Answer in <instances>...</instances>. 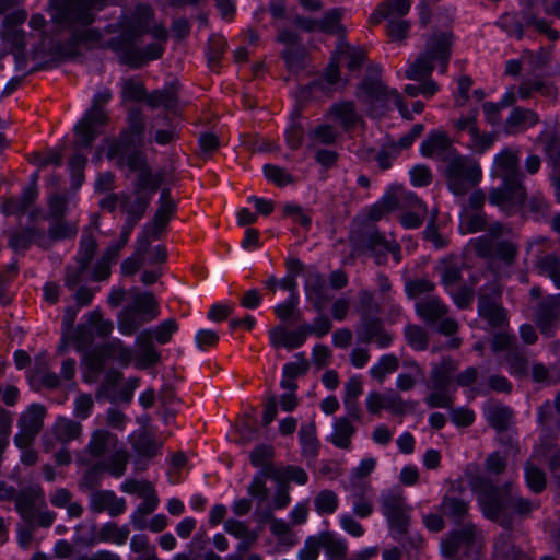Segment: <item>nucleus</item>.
Instances as JSON below:
<instances>
[{
	"label": "nucleus",
	"mask_w": 560,
	"mask_h": 560,
	"mask_svg": "<svg viewBox=\"0 0 560 560\" xmlns=\"http://www.w3.org/2000/svg\"><path fill=\"white\" fill-rule=\"evenodd\" d=\"M477 503L485 517L506 525L512 515H526L537 508V503L524 499L508 483L502 488L483 485L477 492Z\"/></svg>",
	"instance_id": "nucleus-1"
},
{
	"label": "nucleus",
	"mask_w": 560,
	"mask_h": 560,
	"mask_svg": "<svg viewBox=\"0 0 560 560\" xmlns=\"http://www.w3.org/2000/svg\"><path fill=\"white\" fill-rule=\"evenodd\" d=\"M517 164L518 152L511 148L503 149L494 158V168L498 176L501 177L502 184L491 191L489 200L506 212H512L522 206L526 196L517 172Z\"/></svg>",
	"instance_id": "nucleus-2"
},
{
	"label": "nucleus",
	"mask_w": 560,
	"mask_h": 560,
	"mask_svg": "<svg viewBox=\"0 0 560 560\" xmlns=\"http://www.w3.org/2000/svg\"><path fill=\"white\" fill-rule=\"evenodd\" d=\"M357 96L369 106L368 114L373 117H378L390 109V103L408 120L412 119L413 114H420L424 109V104L417 101L412 105V112H410L399 92L396 89L387 88L381 80L364 81L360 85Z\"/></svg>",
	"instance_id": "nucleus-3"
},
{
	"label": "nucleus",
	"mask_w": 560,
	"mask_h": 560,
	"mask_svg": "<svg viewBox=\"0 0 560 560\" xmlns=\"http://www.w3.org/2000/svg\"><path fill=\"white\" fill-rule=\"evenodd\" d=\"M451 46L452 38L448 33L434 34L427 40L424 50L409 63L405 77L418 81L429 77L435 67L444 74L451 58Z\"/></svg>",
	"instance_id": "nucleus-4"
},
{
	"label": "nucleus",
	"mask_w": 560,
	"mask_h": 560,
	"mask_svg": "<svg viewBox=\"0 0 560 560\" xmlns=\"http://www.w3.org/2000/svg\"><path fill=\"white\" fill-rule=\"evenodd\" d=\"M160 305L152 292L130 291V301L117 317L118 330L124 336L133 335L138 328L160 316Z\"/></svg>",
	"instance_id": "nucleus-5"
},
{
	"label": "nucleus",
	"mask_w": 560,
	"mask_h": 560,
	"mask_svg": "<svg viewBox=\"0 0 560 560\" xmlns=\"http://www.w3.org/2000/svg\"><path fill=\"white\" fill-rule=\"evenodd\" d=\"M443 175L450 191L455 196H464L480 182L482 172L474 159L457 153L445 163Z\"/></svg>",
	"instance_id": "nucleus-6"
},
{
	"label": "nucleus",
	"mask_w": 560,
	"mask_h": 560,
	"mask_svg": "<svg viewBox=\"0 0 560 560\" xmlns=\"http://www.w3.org/2000/svg\"><path fill=\"white\" fill-rule=\"evenodd\" d=\"M113 329V322L104 318L101 311L95 308L82 317V323L70 336V341L78 351H83L92 346L95 337L106 338Z\"/></svg>",
	"instance_id": "nucleus-7"
},
{
	"label": "nucleus",
	"mask_w": 560,
	"mask_h": 560,
	"mask_svg": "<svg viewBox=\"0 0 560 560\" xmlns=\"http://www.w3.org/2000/svg\"><path fill=\"white\" fill-rule=\"evenodd\" d=\"M456 369L454 362L445 359L440 365L431 371V393L425 397L424 402L430 408H450L453 405L452 373Z\"/></svg>",
	"instance_id": "nucleus-8"
},
{
	"label": "nucleus",
	"mask_w": 560,
	"mask_h": 560,
	"mask_svg": "<svg viewBox=\"0 0 560 560\" xmlns=\"http://www.w3.org/2000/svg\"><path fill=\"white\" fill-rule=\"evenodd\" d=\"M483 536L472 524H468L460 530L451 532L441 540L440 550L444 558L459 560L468 556L475 548H479Z\"/></svg>",
	"instance_id": "nucleus-9"
},
{
	"label": "nucleus",
	"mask_w": 560,
	"mask_h": 560,
	"mask_svg": "<svg viewBox=\"0 0 560 560\" xmlns=\"http://www.w3.org/2000/svg\"><path fill=\"white\" fill-rule=\"evenodd\" d=\"M411 508L398 490H389L381 497V511L388 526L398 533H405L409 525Z\"/></svg>",
	"instance_id": "nucleus-10"
},
{
	"label": "nucleus",
	"mask_w": 560,
	"mask_h": 560,
	"mask_svg": "<svg viewBox=\"0 0 560 560\" xmlns=\"http://www.w3.org/2000/svg\"><path fill=\"white\" fill-rule=\"evenodd\" d=\"M504 232L505 228L497 222L489 233L475 238L471 244L480 256L497 255L505 261H511L516 255V246L512 242L499 241V236Z\"/></svg>",
	"instance_id": "nucleus-11"
},
{
	"label": "nucleus",
	"mask_w": 560,
	"mask_h": 560,
	"mask_svg": "<svg viewBox=\"0 0 560 560\" xmlns=\"http://www.w3.org/2000/svg\"><path fill=\"white\" fill-rule=\"evenodd\" d=\"M175 211V203L170 198L167 190H162L160 196V207L156 210L153 221L147 224L141 234L137 237L138 253L142 249V246H149L151 241L156 240L160 236L162 230L166 226L171 217Z\"/></svg>",
	"instance_id": "nucleus-12"
},
{
	"label": "nucleus",
	"mask_w": 560,
	"mask_h": 560,
	"mask_svg": "<svg viewBox=\"0 0 560 560\" xmlns=\"http://www.w3.org/2000/svg\"><path fill=\"white\" fill-rule=\"evenodd\" d=\"M46 409L39 404L31 405L19 419V432L14 436L16 447L31 446L43 428Z\"/></svg>",
	"instance_id": "nucleus-13"
},
{
	"label": "nucleus",
	"mask_w": 560,
	"mask_h": 560,
	"mask_svg": "<svg viewBox=\"0 0 560 560\" xmlns=\"http://www.w3.org/2000/svg\"><path fill=\"white\" fill-rule=\"evenodd\" d=\"M416 311L425 322L436 324L442 334L452 335L457 329V323L446 316V307L438 298L431 296L418 301Z\"/></svg>",
	"instance_id": "nucleus-14"
},
{
	"label": "nucleus",
	"mask_w": 560,
	"mask_h": 560,
	"mask_svg": "<svg viewBox=\"0 0 560 560\" xmlns=\"http://www.w3.org/2000/svg\"><path fill=\"white\" fill-rule=\"evenodd\" d=\"M97 357H93L92 354L85 357L86 363L95 372L101 371L105 364V361L109 358H116L121 366H128L133 359L132 350L125 346L124 342L118 338H114L103 345L97 350Z\"/></svg>",
	"instance_id": "nucleus-15"
},
{
	"label": "nucleus",
	"mask_w": 560,
	"mask_h": 560,
	"mask_svg": "<svg viewBox=\"0 0 560 560\" xmlns=\"http://www.w3.org/2000/svg\"><path fill=\"white\" fill-rule=\"evenodd\" d=\"M106 122V115L102 108L91 106L82 119L75 125V148H88L97 135V127Z\"/></svg>",
	"instance_id": "nucleus-16"
},
{
	"label": "nucleus",
	"mask_w": 560,
	"mask_h": 560,
	"mask_svg": "<svg viewBox=\"0 0 560 560\" xmlns=\"http://www.w3.org/2000/svg\"><path fill=\"white\" fill-rule=\"evenodd\" d=\"M420 153L424 158L450 161L458 152L452 147L450 138L442 131L430 132L420 145Z\"/></svg>",
	"instance_id": "nucleus-17"
},
{
	"label": "nucleus",
	"mask_w": 560,
	"mask_h": 560,
	"mask_svg": "<svg viewBox=\"0 0 560 560\" xmlns=\"http://www.w3.org/2000/svg\"><path fill=\"white\" fill-rule=\"evenodd\" d=\"M398 199L400 200L398 208L409 207L411 209L401 214V225L406 229L419 228L428 212L424 203L412 191H406L404 189L398 190Z\"/></svg>",
	"instance_id": "nucleus-18"
},
{
	"label": "nucleus",
	"mask_w": 560,
	"mask_h": 560,
	"mask_svg": "<svg viewBox=\"0 0 560 560\" xmlns=\"http://www.w3.org/2000/svg\"><path fill=\"white\" fill-rule=\"evenodd\" d=\"M90 508L95 513L107 511L110 516H117L126 510V501L110 490L93 491L90 495Z\"/></svg>",
	"instance_id": "nucleus-19"
},
{
	"label": "nucleus",
	"mask_w": 560,
	"mask_h": 560,
	"mask_svg": "<svg viewBox=\"0 0 560 560\" xmlns=\"http://www.w3.org/2000/svg\"><path fill=\"white\" fill-rule=\"evenodd\" d=\"M103 3L104 0H71L66 7L65 19L71 23L90 24Z\"/></svg>",
	"instance_id": "nucleus-20"
},
{
	"label": "nucleus",
	"mask_w": 560,
	"mask_h": 560,
	"mask_svg": "<svg viewBox=\"0 0 560 560\" xmlns=\"http://www.w3.org/2000/svg\"><path fill=\"white\" fill-rule=\"evenodd\" d=\"M537 325L545 335L551 332L560 316V293L549 295L537 308Z\"/></svg>",
	"instance_id": "nucleus-21"
},
{
	"label": "nucleus",
	"mask_w": 560,
	"mask_h": 560,
	"mask_svg": "<svg viewBox=\"0 0 560 560\" xmlns=\"http://www.w3.org/2000/svg\"><path fill=\"white\" fill-rule=\"evenodd\" d=\"M129 456L126 450L115 448L109 458L97 464L84 476V483L92 486L91 480L96 471H107L114 477H120L125 474Z\"/></svg>",
	"instance_id": "nucleus-22"
},
{
	"label": "nucleus",
	"mask_w": 560,
	"mask_h": 560,
	"mask_svg": "<svg viewBox=\"0 0 560 560\" xmlns=\"http://www.w3.org/2000/svg\"><path fill=\"white\" fill-rule=\"evenodd\" d=\"M350 498L354 515L365 518L374 511V493L370 485L350 486Z\"/></svg>",
	"instance_id": "nucleus-23"
},
{
	"label": "nucleus",
	"mask_w": 560,
	"mask_h": 560,
	"mask_svg": "<svg viewBox=\"0 0 560 560\" xmlns=\"http://www.w3.org/2000/svg\"><path fill=\"white\" fill-rule=\"evenodd\" d=\"M270 343L275 348H285L293 350L300 348L306 341V336L302 325L295 330H287L278 326L269 331Z\"/></svg>",
	"instance_id": "nucleus-24"
},
{
	"label": "nucleus",
	"mask_w": 560,
	"mask_h": 560,
	"mask_svg": "<svg viewBox=\"0 0 560 560\" xmlns=\"http://www.w3.org/2000/svg\"><path fill=\"white\" fill-rule=\"evenodd\" d=\"M128 537L129 529L127 526H118L116 523L107 522L94 532L90 544L112 542L117 546H122L126 544Z\"/></svg>",
	"instance_id": "nucleus-25"
},
{
	"label": "nucleus",
	"mask_w": 560,
	"mask_h": 560,
	"mask_svg": "<svg viewBox=\"0 0 560 560\" xmlns=\"http://www.w3.org/2000/svg\"><path fill=\"white\" fill-rule=\"evenodd\" d=\"M355 433V427L348 417L336 418L332 422V431L328 441L338 448L348 450L351 446V439Z\"/></svg>",
	"instance_id": "nucleus-26"
},
{
	"label": "nucleus",
	"mask_w": 560,
	"mask_h": 560,
	"mask_svg": "<svg viewBox=\"0 0 560 560\" xmlns=\"http://www.w3.org/2000/svg\"><path fill=\"white\" fill-rule=\"evenodd\" d=\"M538 122V116L530 109L514 108L505 120L504 129L508 133L524 131Z\"/></svg>",
	"instance_id": "nucleus-27"
},
{
	"label": "nucleus",
	"mask_w": 560,
	"mask_h": 560,
	"mask_svg": "<svg viewBox=\"0 0 560 560\" xmlns=\"http://www.w3.org/2000/svg\"><path fill=\"white\" fill-rule=\"evenodd\" d=\"M151 197V195H144L137 190L135 196L128 195L122 197L120 207L128 213L131 224L137 223L142 218L150 203Z\"/></svg>",
	"instance_id": "nucleus-28"
},
{
	"label": "nucleus",
	"mask_w": 560,
	"mask_h": 560,
	"mask_svg": "<svg viewBox=\"0 0 560 560\" xmlns=\"http://www.w3.org/2000/svg\"><path fill=\"white\" fill-rule=\"evenodd\" d=\"M117 438L104 429L93 431L84 453L92 457L102 456L108 448H116Z\"/></svg>",
	"instance_id": "nucleus-29"
},
{
	"label": "nucleus",
	"mask_w": 560,
	"mask_h": 560,
	"mask_svg": "<svg viewBox=\"0 0 560 560\" xmlns=\"http://www.w3.org/2000/svg\"><path fill=\"white\" fill-rule=\"evenodd\" d=\"M534 26L539 33L546 34L547 37L555 42L559 38V33L556 30H552L548 22L544 19L536 18L532 14H525L522 18V21H516L514 24V33L517 38H522L524 34L525 27Z\"/></svg>",
	"instance_id": "nucleus-30"
},
{
	"label": "nucleus",
	"mask_w": 560,
	"mask_h": 560,
	"mask_svg": "<svg viewBox=\"0 0 560 560\" xmlns=\"http://www.w3.org/2000/svg\"><path fill=\"white\" fill-rule=\"evenodd\" d=\"M52 433L60 443H69L82 433L81 423L67 417H58L52 425Z\"/></svg>",
	"instance_id": "nucleus-31"
},
{
	"label": "nucleus",
	"mask_w": 560,
	"mask_h": 560,
	"mask_svg": "<svg viewBox=\"0 0 560 560\" xmlns=\"http://www.w3.org/2000/svg\"><path fill=\"white\" fill-rule=\"evenodd\" d=\"M478 314L492 327L502 326L506 319L504 310L486 296L478 300Z\"/></svg>",
	"instance_id": "nucleus-32"
},
{
	"label": "nucleus",
	"mask_w": 560,
	"mask_h": 560,
	"mask_svg": "<svg viewBox=\"0 0 560 560\" xmlns=\"http://www.w3.org/2000/svg\"><path fill=\"white\" fill-rule=\"evenodd\" d=\"M483 413L489 424L499 431L508 427L512 417L508 407L490 401L485 405Z\"/></svg>",
	"instance_id": "nucleus-33"
},
{
	"label": "nucleus",
	"mask_w": 560,
	"mask_h": 560,
	"mask_svg": "<svg viewBox=\"0 0 560 560\" xmlns=\"http://www.w3.org/2000/svg\"><path fill=\"white\" fill-rule=\"evenodd\" d=\"M330 116L346 129L360 121V115L354 109L352 102L336 103L330 109Z\"/></svg>",
	"instance_id": "nucleus-34"
},
{
	"label": "nucleus",
	"mask_w": 560,
	"mask_h": 560,
	"mask_svg": "<svg viewBox=\"0 0 560 560\" xmlns=\"http://www.w3.org/2000/svg\"><path fill=\"white\" fill-rule=\"evenodd\" d=\"M140 339L141 336H138L136 339L138 350L135 355V366L142 370L156 364L160 361L161 355L154 346L151 343H143Z\"/></svg>",
	"instance_id": "nucleus-35"
},
{
	"label": "nucleus",
	"mask_w": 560,
	"mask_h": 560,
	"mask_svg": "<svg viewBox=\"0 0 560 560\" xmlns=\"http://www.w3.org/2000/svg\"><path fill=\"white\" fill-rule=\"evenodd\" d=\"M538 273L549 278L556 288L560 289V258L556 255H546L536 262Z\"/></svg>",
	"instance_id": "nucleus-36"
},
{
	"label": "nucleus",
	"mask_w": 560,
	"mask_h": 560,
	"mask_svg": "<svg viewBox=\"0 0 560 560\" xmlns=\"http://www.w3.org/2000/svg\"><path fill=\"white\" fill-rule=\"evenodd\" d=\"M399 366L397 357L383 354L376 363L370 368V375L378 383H383L388 374L394 373Z\"/></svg>",
	"instance_id": "nucleus-37"
},
{
	"label": "nucleus",
	"mask_w": 560,
	"mask_h": 560,
	"mask_svg": "<svg viewBox=\"0 0 560 560\" xmlns=\"http://www.w3.org/2000/svg\"><path fill=\"white\" fill-rule=\"evenodd\" d=\"M469 510V502L452 495H445L441 502V511L444 515L455 521L463 518Z\"/></svg>",
	"instance_id": "nucleus-38"
},
{
	"label": "nucleus",
	"mask_w": 560,
	"mask_h": 560,
	"mask_svg": "<svg viewBox=\"0 0 560 560\" xmlns=\"http://www.w3.org/2000/svg\"><path fill=\"white\" fill-rule=\"evenodd\" d=\"M411 7L410 0H386L378 5L376 14L382 19L406 15Z\"/></svg>",
	"instance_id": "nucleus-39"
},
{
	"label": "nucleus",
	"mask_w": 560,
	"mask_h": 560,
	"mask_svg": "<svg viewBox=\"0 0 560 560\" xmlns=\"http://www.w3.org/2000/svg\"><path fill=\"white\" fill-rule=\"evenodd\" d=\"M493 556L495 560H518L523 558L511 542L508 534L500 535L493 546Z\"/></svg>",
	"instance_id": "nucleus-40"
},
{
	"label": "nucleus",
	"mask_w": 560,
	"mask_h": 560,
	"mask_svg": "<svg viewBox=\"0 0 560 560\" xmlns=\"http://www.w3.org/2000/svg\"><path fill=\"white\" fill-rule=\"evenodd\" d=\"M370 245L375 253H389L396 262L400 261V247L395 240H386L380 233L370 236Z\"/></svg>",
	"instance_id": "nucleus-41"
},
{
	"label": "nucleus",
	"mask_w": 560,
	"mask_h": 560,
	"mask_svg": "<svg viewBox=\"0 0 560 560\" xmlns=\"http://www.w3.org/2000/svg\"><path fill=\"white\" fill-rule=\"evenodd\" d=\"M129 128L124 135H121L120 140L122 142H131L133 144H140L142 140V136L144 132L145 124L142 116L139 113H130L129 114Z\"/></svg>",
	"instance_id": "nucleus-42"
},
{
	"label": "nucleus",
	"mask_w": 560,
	"mask_h": 560,
	"mask_svg": "<svg viewBox=\"0 0 560 560\" xmlns=\"http://www.w3.org/2000/svg\"><path fill=\"white\" fill-rule=\"evenodd\" d=\"M118 247H107L102 258L96 262L92 279L96 281L106 280L110 275V268L117 258Z\"/></svg>",
	"instance_id": "nucleus-43"
},
{
	"label": "nucleus",
	"mask_w": 560,
	"mask_h": 560,
	"mask_svg": "<svg viewBox=\"0 0 560 560\" xmlns=\"http://www.w3.org/2000/svg\"><path fill=\"white\" fill-rule=\"evenodd\" d=\"M400 205L398 199V191L392 195H385L383 198L373 205L369 210V219L373 221L381 220L386 212H389Z\"/></svg>",
	"instance_id": "nucleus-44"
},
{
	"label": "nucleus",
	"mask_w": 560,
	"mask_h": 560,
	"mask_svg": "<svg viewBox=\"0 0 560 560\" xmlns=\"http://www.w3.org/2000/svg\"><path fill=\"white\" fill-rule=\"evenodd\" d=\"M162 447V443L149 434H140L133 443V448L139 456L151 458L155 456Z\"/></svg>",
	"instance_id": "nucleus-45"
},
{
	"label": "nucleus",
	"mask_w": 560,
	"mask_h": 560,
	"mask_svg": "<svg viewBox=\"0 0 560 560\" xmlns=\"http://www.w3.org/2000/svg\"><path fill=\"white\" fill-rule=\"evenodd\" d=\"M338 505V497L331 490H322L314 499V506L318 514H332Z\"/></svg>",
	"instance_id": "nucleus-46"
},
{
	"label": "nucleus",
	"mask_w": 560,
	"mask_h": 560,
	"mask_svg": "<svg viewBox=\"0 0 560 560\" xmlns=\"http://www.w3.org/2000/svg\"><path fill=\"white\" fill-rule=\"evenodd\" d=\"M0 37L12 51L22 52L26 46V34L22 30L1 28Z\"/></svg>",
	"instance_id": "nucleus-47"
},
{
	"label": "nucleus",
	"mask_w": 560,
	"mask_h": 560,
	"mask_svg": "<svg viewBox=\"0 0 560 560\" xmlns=\"http://www.w3.org/2000/svg\"><path fill=\"white\" fill-rule=\"evenodd\" d=\"M267 471L260 470L257 474H255L250 483L247 487V493L253 499H256L258 503L264 502L269 495V490L267 488Z\"/></svg>",
	"instance_id": "nucleus-48"
},
{
	"label": "nucleus",
	"mask_w": 560,
	"mask_h": 560,
	"mask_svg": "<svg viewBox=\"0 0 560 560\" xmlns=\"http://www.w3.org/2000/svg\"><path fill=\"white\" fill-rule=\"evenodd\" d=\"M177 330V322L174 318H166L151 329V335L158 343L166 345L171 341L173 335L176 334Z\"/></svg>",
	"instance_id": "nucleus-49"
},
{
	"label": "nucleus",
	"mask_w": 560,
	"mask_h": 560,
	"mask_svg": "<svg viewBox=\"0 0 560 560\" xmlns=\"http://www.w3.org/2000/svg\"><path fill=\"white\" fill-rule=\"evenodd\" d=\"M524 469L528 488L534 492H541L546 487V476L544 471L533 462H528Z\"/></svg>",
	"instance_id": "nucleus-50"
},
{
	"label": "nucleus",
	"mask_w": 560,
	"mask_h": 560,
	"mask_svg": "<svg viewBox=\"0 0 560 560\" xmlns=\"http://www.w3.org/2000/svg\"><path fill=\"white\" fill-rule=\"evenodd\" d=\"M320 537L323 548L327 551L328 555L338 558L346 556L348 545L343 538L332 533L323 534Z\"/></svg>",
	"instance_id": "nucleus-51"
},
{
	"label": "nucleus",
	"mask_w": 560,
	"mask_h": 560,
	"mask_svg": "<svg viewBox=\"0 0 560 560\" xmlns=\"http://www.w3.org/2000/svg\"><path fill=\"white\" fill-rule=\"evenodd\" d=\"M409 366L411 369L409 373H400L396 377V387L399 390H409L423 378V371L416 362H410Z\"/></svg>",
	"instance_id": "nucleus-52"
},
{
	"label": "nucleus",
	"mask_w": 560,
	"mask_h": 560,
	"mask_svg": "<svg viewBox=\"0 0 560 560\" xmlns=\"http://www.w3.org/2000/svg\"><path fill=\"white\" fill-rule=\"evenodd\" d=\"M536 92L542 94H548L550 92L545 80L538 77L523 81L518 88L517 94L520 98L526 100Z\"/></svg>",
	"instance_id": "nucleus-53"
},
{
	"label": "nucleus",
	"mask_w": 560,
	"mask_h": 560,
	"mask_svg": "<svg viewBox=\"0 0 560 560\" xmlns=\"http://www.w3.org/2000/svg\"><path fill=\"white\" fill-rule=\"evenodd\" d=\"M264 174L269 182L278 187H284L294 182L293 176L287 170L273 164H266Z\"/></svg>",
	"instance_id": "nucleus-54"
},
{
	"label": "nucleus",
	"mask_w": 560,
	"mask_h": 560,
	"mask_svg": "<svg viewBox=\"0 0 560 560\" xmlns=\"http://www.w3.org/2000/svg\"><path fill=\"white\" fill-rule=\"evenodd\" d=\"M469 137H470V140H469L467 147L474 153L482 154L487 150H489L492 147V144L494 143L493 135L480 133L478 128L475 131L472 130V133Z\"/></svg>",
	"instance_id": "nucleus-55"
},
{
	"label": "nucleus",
	"mask_w": 560,
	"mask_h": 560,
	"mask_svg": "<svg viewBox=\"0 0 560 560\" xmlns=\"http://www.w3.org/2000/svg\"><path fill=\"white\" fill-rule=\"evenodd\" d=\"M376 458L372 456L364 457L351 471V486H360L359 481L366 478L375 469Z\"/></svg>",
	"instance_id": "nucleus-56"
},
{
	"label": "nucleus",
	"mask_w": 560,
	"mask_h": 560,
	"mask_svg": "<svg viewBox=\"0 0 560 560\" xmlns=\"http://www.w3.org/2000/svg\"><path fill=\"white\" fill-rule=\"evenodd\" d=\"M532 458L537 462L547 459L549 469L553 474H557L560 470V448L556 446H548L544 452L540 450H535Z\"/></svg>",
	"instance_id": "nucleus-57"
},
{
	"label": "nucleus",
	"mask_w": 560,
	"mask_h": 560,
	"mask_svg": "<svg viewBox=\"0 0 560 560\" xmlns=\"http://www.w3.org/2000/svg\"><path fill=\"white\" fill-rule=\"evenodd\" d=\"M302 327L306 338L308 336H316L320 338L330 331L332 324L328 317L317 316L312 324H304Z\"/></svg>",
	"instance_id": "nucleus-58"
},
{
	"label": "nucleus",
	"mask_w": 560,
	"mask_h": 560,
	"mask_svg": "<svg viewBox=\"0 0 560 560\" xmlns=\"http://www.w3.org/2000/svg\"><path fill=\"white\" fill-rule=\"evenodd\" d=\"M405 336L408 345L416 350H424L428 346L427 334L419 326L411 325L406 327Z\"/></svg>",
	"instance_id": "nucleus-59"
},
{
	"label": "nucleus",
	"mask_w": 560,
	"mask_h": 560,
	"mask_svg": "<svg viewBox=\"0 0 560 560\" xmlns=\"http://www.w3.org/2000/svg\"><path fill=\"white\" fill-rule=\"evenodd\" d=\"M160 185V179L152 175L151 170L143 168L139 172L136 190L138 192L149 191L148 195H153Z\"/></svg>",
	"instance_id": "nucleus-60"
},
{
	"label": "nucleus",
	"mask_w": 560,
	"mask_h": 560,
	"mask_svg": "<svg viewBox=\"0 0 560 560\" xmlns=\"http://www.w3.org/2000/svg\"><path fill=\"white\" fill-rule=\"evenodd\" d=\"M459 226L464 233H475L485 229L486 220L479 213L470 214L466 211L460 215Z\"/></svg>",
	"instance_id": "nucleus-61"
},
{
	"label": "nucleus",
	"mask_w": 560,
	"mask_h": 560,
	"mask_svg": "<svg viewBox=\"0 0 560 560\" xmlns=\"http://www.w3.org/2000/svg\"><path fill=\"white\" fill-rule=\"evenodd\" d=\"M97 248V242L93 236L83 237L79 252V262L81 270H84L93 258Z\"/></svg>",
	"instance_id": "nucleus-62"
},
{
	"label": "nucleus",
	"mask_w": 560,
	"mask_h": 560,
	"mask_svg": "<svg viewBox=\"0 0 560 560\" xmlns=\"http://www.w3.org/2000/svg\"><path fill=\"white\" fill-rule=\"evenodd\" d=\"M341 18L342 11L340 9H332L318 22V28L326 33H337L340 30L339 22Z\"/></svg>",
	"instance_id": "nucleus-63"
},
{
	"label": "nucleus",
	"mask_w": 560,
	"mask_h": 560,
	"mask_svg": "<svg viewBox=\"0 0 560 560\" xmlns=\"http://www.w3.org/2000/svg\"><path fill=\"white\" fill-rule=\"evenodd\" d=\"M323 547L322 545V537H308L303 548L298 553L299 560H316L319 555V549Z\"/></svg>",
	"instance_id": "nucleus-64"
}]
</instances>
